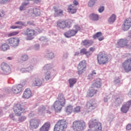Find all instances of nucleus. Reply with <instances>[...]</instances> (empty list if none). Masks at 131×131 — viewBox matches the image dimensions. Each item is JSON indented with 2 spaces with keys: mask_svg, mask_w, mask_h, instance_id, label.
Returning <instances> with one entry per match:
<instances>
[{
  "mask_svg": "<svg viewBox=\"0 0 131 131\" xmlns=\"http://www.w3.org/2000/svg\"><path fill=\"white\" fill-rule=\"evenodd\" d=\"M72 20L60 19L57 21V27L59 29H65V28H70L72 24Z\"/></svg>",
  "mask_w": 131,
  "mask_h": 131,
  "instance_id": "1",
  "label": "nucleus"
},
{
  "mask_svg": "<svg viewBox=\"0 0 131 131\" xmlns=\"http://www.w3.org/2000/svg\"><path fill=\"white\" fill-rule=\"evenodd\" d=\"M13 111L15 116H20L22 113L26 112V107L20 103H16L13 106Z\"/></svg>",
  "mask_w": 131,
  "mask_h": 131,
  "instance_id": "2",
  "label": "nucleus"
},
{
  "mask_svg": "<svg viewBox=\"0 0 131 131\" xmlns=\"http://www.w3.org/2000/svg\"><path fill=\"white\" fill-rule=\"evenodd\" d=\"M108 61H109L108 54L105 52H100L97 55V62L99 65H105L108 63Z\"/></svg>",
  "mask_w": 131,
  "mask_h": 131,
  "instance_id": "3",
  "label": "nucleus"
},
{
  "mask_svg": "<svg viewBox=\"0 0 131 131\" xmlns=\"http://www.w3.org/2000/svg\"><path fill=\"white\" fill-rule=\"evenodd\" d=\"M67 128V123L64 119L59 120L54 126V131H65Z\"/></svg>",
  "mask_w": 131,
  "mask_h": 131,
  "instance_id": "4",
  "label": "nucleus"
},
{
  "mask_svg": "<svg viewBox=\"0 0 131 131\" xmlns=\"http://www.w3.org/2000/svg\"><path fill=\"white\" fill-rule=\"evenodd\" d=\"M85 126V122L83 121H75L73 123V128L75 131L83 130Z\"/></svg>",
  "mask_w": 131,
  "mask_h": 131,
  "instance_id": "5",
  "label": "nucleus"
},
{
  "mask_svg": "<svg viewBox=\"0 0 131 131\" xmlns=\"http://www.w3.org/2000/svg\"><path fill=\"white\" fill-rule=\"evenodd\" d=\"M80 27L79 26H75L74 29H71L64 33V36L69 38L73 36H75L77 34L78 31H80Z\"/></svg>",
  "mask_w": 131,
  "mask_h": 131,
  "instance_id": "6",
  "label": "nucleus"
},
{
  "mask_svg": "<svg viewBox=\"0 0 131 131\" xmlns=\"http://www.w3.org/2000/svg\"><path fill=\"white\" fill-rule=\"evenodd\" d=\"M30 129H36L39 126L40 120L37 118L31 119L29 121Z\"/></svg>",
  "mask_w": 131,
  "mask_h": 131,
  "instance_id": "7",
  "label": "nucleus"
},
{
  "mask_svg": "<svg viewBox=\"0 0 131 131\" xmlns=\"http://www.w3.org/2000/svg\"><path fill=\"white\" fill-rule=\"evenodd\" d=\"M25 35L27 36L28 40H32L35 35V30L32 28H27L25 32Z\"/></svg>",
  "mask_w": 131,
  "mask_h": 131,
  "instance_id": "8",
  "label": "nucleus"
},
{
  "mask_svg": "<svg viewBox=\"0 0 131 131\" xmlns=\"http://www.w3.org/2000/svg\"><path fill=\"white\" fill-rule=\"evenodd\" d=\"M1 70L3 71V73H4V74H6V75L10 74L11 72H12L10 65H9L7 62H2L1 65Z\"/></svg>",
  "mask_w": 131,
  "mask_h": 131,
  "instance_id": "9",
  "label": "nucleus"
},
{
  "mask_svg": "<svg viewBox=\"0 0 131 131\" xmlns=\"http://www.w3.org/2000/svg\"><path fill=\"white\" fill-rule=\"evenodd\" d=\"M7 43L10 45L11 47L13 48H16L19 45V42H20V40L19 38L16 37H12L9 38L6 40Z\"/></svg>",
  "mask_w": 131,
  "mask_h": 131,
  "instance_id": "10",
  "label": "nucleus"
},
{
  "mask_svg": "<svg viewBox=\"0 0 131 131\" xmlns=\"http://www.w3.org/2000/svg\"><path fill=\"white\" fill-rule=\"evenodd\" d=\"M89 128H95V131H102V124L100 122L95 123L94 121L89 122Z\"/></svg>",
  "mask_w": 131,
  "mask_h": 131,
  "instance_id": "11",
  "label": "nucleus"
},
{
  "mask_svg": "<svg viewBox=\"0 0 131 131\" xmlns=\"http://www.w3.org/2000/svg\"><path fill=\"white\" fill-rule=\"evenodd\" d=\"M77 69L79 74H82V73H83L86 69V61L83 60L80 61L78 65Z\"/></svg>",
  "mask_w": 131,
  "mask_h": 131,
  "instance_id": "12",
  "label": "nucleus"
},
{
  "mask_svg": "<svg viewBox=\"0 0 131 131\" xmlns=\"http://www.w3.org/2000/svg\"><path fill=\"white\" fill-rule=\"evenodd\" d=\"M122 68L125 72L131 71V58L125 60L122 64Z\"/></svg>",
  "mask_w": 131,
  "mask_h": 131,
  "instance_id": "13",
  "label": "nucleus"
},
{
  "mask_svg": "<svg viewBox=\"0 0 131 131\" xmlns=\"http://www.w3.org/2000/svg\"><path fill=\"white\" fill-rule=\"evenodd\" d=\"M131 27V18H126L122 26V29L123 31H127Z\"/></svg>",
  "mask_w": 131,
  "mask_h": 131,
  "instance_id": "14",
  "label": "nucleus"
},
{
  "mask_svg": "<svg viewBox=\"0 0 131 131\" xmlns=\"http://www.w3.org/2000/svg\"><path fill=\"white\" fill-rule=\"evenodd\" d=\"M52 66L51 64H46L43 67V70L45 73V79L46 80H49L51 78V72L50 70L52 69Z\"/></svg>",
  "mask_w": 131,
  "mask_h": 131,
  "instance_id": "15",
  "label": "nucleus"
},
{
  "mask_svg": "<svg viewBox=\"0 0 131 131\" xmlns=\"http://www.w3.org/2000/svg\"><path fill=\"white\" fill-rule=\"evenodd\" d=\"M22 90H23V86L21 84H18L12 87L11 92H12L13 94H19L22 92Z\"/></svg>",
  "mask_w": 131,
  "mask_h": 131,
  "instance_id": "16",
  "label": "nucleus"
},
{
  "mask_svg": "<svg viewBox=\"0 0 131 131\" xmlns=\"http://www.w3.org/2000/svg\"><path fill=\"white\" fill-rule=\"evenodd\" d=\"M128 41L125 39H120L117 43V48H124V47H127V43Z\"/></svg>",
  "mask_w": 131,
  "mask_h": 131,
  "instance_id": "17",
  "label": "nucleus"
},
{
  "mask_svg": "<svg viewBox=\"0 0 131 131\" xmlns=\"http://www.w3.org/2000/svg\"><path fill=\"white\" fill-rule=\"evenodd\" d=\"M97 93H98V90H95L94 88H92V86H91L87 92L86 97L87 98H92L93 96H95Z\"/></svg>",
  "mask_w": 131,
  "mask_h": 131,
  "instance_id": "18",
  "label": "nucleus"
},
{
  "mask_svg": "<svg viewBox=\"0 0 131 131\" xmlns=\"http://www.w3.org/2000/svg\"><path fill=\"white\" fill-rule=\"evenodd\" d=\"M86 107L88 109L92 111V110H94L97 108V104L94 101L90 100V101L87 102Z\"/></svg>",
  "mask_w": 131,
  "mask_h": 131,
  "instance_id": "19",
  "label": "nucleus"
},
{
  "mask_svg": "<svg viewBox=\"0 0 131 131\" xmlns=\"http://www.w3.org/2000/svg\"><path fill=\"white\" fill-rule=\"evenodd\" d=\"M56 101L63 106H65V104H66V99H65V97L62 93L58 95L57 100Z\"/></svg>",
  "mask_w": 131,
  "mask_h": 131,
  "instance_id": "20",
  "label": "nucleus"
},
{
  "mask_svg": "<svg viewBox=\"0 0 131 131\" xmlns=\"http://www.w3.org/2000/svg\"><path fill=\"white\" fill-rule=\"evenodd\" d=\"M53 107L56 112H60V111L62 110L63 107H64V105L59 103V102H58L57 101H56L54 103Z\"/></svg>",
  "mask_w": 131,
  "mask_h": 131,
  "instance_id": "21",
  "label": "nucleus"
},
{
  "mask_svg": "<svg viewBox=\"0 0 131 131\" xmlns=\"http://www.w3.org/2000/svg\"><path fill=\"white\" fill-rule=\"evenodd\" d=\"M92 88H96V89H100L102 87V80L100 78L95 80V82L91 85Z\"/></svg>",
  "mask_w": 131,
  "mask_h": 131,
  "instance_id": "22",
  "label": "nucleus"
},
{
  "mask_svg": "<svg viewBox=\"0 0 131 131\" xmlns=\"http://www.w3.org/2000/svg\"><path fill=\"white\" fill-rule=\"evenodd\" d=\"M31 90L30 89L28 88L24 91L23 98H24V99H29V98L31 97Z\"/></svg>",
  "mask_w": 131,
  "mask_h": 131,
  "instance_id": "23",
  "label": "nucleus"
},
{
  "mask_svg": "<svg viewBox=\"0 0 131 131\" xmlns=\"http://www.w3.org/2000/svg\"><path fill=\"white\" fill-rule=\"evenodd\" d=\"M93 38L94 39H97V38H98L99 41H102V40H103L104 39V36H103V34H102V32H97L94 35H93Z\"/></svg>",
  "mask_w": 131,
  "mask_h": 131,
  "instance_id": "24",
  "label": "nucleus"
},
{
  "mask_svg": "<svg viewBox=\"0 0 131 131\" xmlns=\"http://www.w3.org/2000/svg\"><path fill=\"white\" fill-rule=\"evenodd\" d=\"M68 11L69 13H71V14H75L77 11V9H76V6L73 4H72L68 6Z\"/></svg>",
  "mask_w": 131,
  "mask_h": 131,
  "instance_id": "25",
  "label": "nucleus"
},
{
  "mask_svg": "<svg viewBox=\"0 0 131 131\" xmlns=\"http://www.w3.org/2000/svg\"><path fill=\"white\" fill-rule=\"evenodd\" d=\"M51 127V123L47 122H46L40 128L39 131H48Z\"/></svg>",
  "mask_w": 131,
  "mask_h": 131,
  "instance_id": "26",
  "label": "nucleus"
},
{
  "mask_svg": "<svg viewBox=\"0 0 131 131\" xmlns=\"http://www.w3.org/2000/svg\"><path fill=\"white\" fill-rule=\"evenodd\" d=\"M93 43L94 42H93L92 40L88 39H85L84 40H82L81 42V44L82 45V46H84V47H85L86 48H89V47H91V46H92Z\"/></svg>",
  "mask_w": 131,
  "mask_h": 131,
  "instance_id": "27",
  "label": "nucleus"
},
{
  "mask_svg": "<svg viewBox=\"0 0 131 131\" xmlns=\"http://www.w3.org/2000/svg\"><path fill=\"white\" fill-rule=\"evenodd\" d=\"M34 83L36 86H41L42 85V81L39 77L35 78Z\"/></svg>",
  "mask_w": 131,
  "mask_h": 131,
  "instance_id": "28",
  "label": "nucleus"
},
{
  "mask_svg": "<svg viewBox=\"0 0 131 131\" xmlns=\"http://www.w3.org/2000/svg\"><path fill=\"white\" fill-rule=\"evenodd\" d=\"M0 49L1 51H3V52H6V51H8V50L10 49V46H9V45H8V43H7L6 42V43L2 44L0 47Z\"/></svg>",
  "mask_w": 131,
  "mask_h": 131,
  "instance_id": "29",
  "label": "nucleus"
},
{
  "mask_svg": "<svg viewBox=\"0 0 131 131\" xmlns=\"http://www.w3.org/2000/svg\"><path fill=\"white\" fill-rule=\"evenodd\" d=\"M55 15L56 16H63V10L59 8H54Z\"/></svg>",
  "mask_w": 131,
  "mask_h": 131,
  "instance_id": "30",
  "label": "nucleus"
},
{
  "mask_svg": "<svg viewBox=\"0 0 131 131\" xmlns=\"http://www.w3.org/2000/svg\"><path fill=\"white\" fill-rule=\"evenodd\" d=\"M18 117V120H16V121L17 123H20V122H23L27 119V117L25 115H23V116H17Z\"/></svg>",
  "mask_w": 131,
  "mask_h": 131,
  "instance_id": "31",
  "label": "nucleus"
},
{
  "mask_svg": "<svg viewBox=\"0 0 131 131\" xmlns=\"http://www.w3.org/2000/svg\"><path fill=\"white\" fill-rule=\"evenodd\" d=\"M90 18L92 21H98L99 20V15L92 13L90 15Z\"/></svg>",
  "mask_w": 131,
  "mask_h": 131,
  "instance_id": "32",
  "label": "nucleus"
},
{
  "mask_svg": "<svg viewBox=\"0 0 131 131\" xmlns=\"http://www.w3.org/2000/svg\"><path fill=\"white\" fill-rule=\"evenodd\" d=\"M33 69V67H29L28 68H23L20 69V72L21 73H25L26 72H29V71H31Z\"/></svg>",
  "mask_w": 131,
  "mask_h": 131,
  "instance_id": "33",
  "label": "nucleus"
},
{
  "mask_svg": "<svg viewBox=\"0 0 131 131\" xmlns=\"http://www.w3.org/2000/svg\"><path fill=\"white\" fill-rule=\"evenodd\" d=\"M76 81H77V80L75 78L70 79L69 80V84H70V86L71 88H73V85H74V84H75V83H76Z\"/></svg>",
  "mask_w": 131,
  "mask_h": 131,
  "instance_id": "34",
  "label": "nucleus"
},
{
  "mask_svg": "<svg viewBox=\"0 0 131 131\" xmlns=\"http://www.w3.org/2000/svg\"><path fill=\"white\" fill-rule=\"evenodd\" d=\"M47 109H48V108L46 107L45 106H42L39 108V112L40 113H45V112L47 111V113H51V112L47 110Z\"/></svg>",
  "mask_w": 131,
  "mask_h": 131,
  "instance_id": "35",
  "label": "nucleus"
},
{
  "mask_svg": "<svg viewBox=\"0 0 131 131\" xmlns=\"http://www.w3.org/2000/svg\"><path fill=\"white\" fill-rule=\"evenodd\" d=\"M33 14L35 16H40V10L37 8H34L33 9Z\"/></svg>",
  "mask_w": 131,
  "mask_h": 131,
  "instance_id": "36",
  "label": "nucleus"
},
{
  "mask_svg": "<svg viewBox=\"0 0 131 131\" xmlns=\"http://www.w3.org/2000/svg\"><path fill=\"white\" fill-rule=\"evenodd\" d=\"M129 109V107H128V106L124 104L121 107V111H122L123 113H126V112L128 111Z\"/></svg>",
  "mask_w": 131,
  "mask_h": 131,
  "instance_id": "37",
  "label": "nucleus"
},
{
  "mask_svg": "<svg viewBox=\"0 0 131 131\" xmlns=\"http://www.w3.org/2000/svg\"><path fill=\"white\" fill-rule=\"evenodd\" d=\"M19 32L20 31H19L11 32L8 34V37H11L12 36H15V35H18Z\"/></svg>",
  "mask_w": 131,
  "mask_h": 131,
  "instance_id": "38",
  "label": "nucleus"
},
{
  "mask_svg": "<svg viewBox=\"0 0 131 131\" xmlns=\"http://www.w3.org/2000/svg\"><path fill=\"white\" fill-rule=\"evenodd\" d=\"M46 56L48 59H53V58L54 57V53L52 52H50V51L48 50Z\"/></svg>",
  "mask_w": 131,
  "mask_h": 131,
  "instance_id": "39",
  "label": "nucleus"
},
{
  "mask_svg": "<svg viewBox=\"0 0 131 131\" xmlns=\"http://www.w3.org/2000/svg\"><path fill=\"white\" fill-rule=\"evenodd\" d=\"M116 19V16H115V15L113 14L111 17H110L109 19H108V22H110V23H113V22H114V21H115Z\"/></svg>",
  "mask_w": 131,
  "mask_h": 131,
  "instance_id": "40",
  "label": "nucleus"
},
{
  "mask_svg": "<svg viewBox=\"0 0 131 131\" xmlns=\"http://www.w3.org/2000/svg\"><path fill=\"white\" fill-rule=\"evenodd\" d=\"M73 110V106L71 105H69L67 107L66 112H67V113H72Z\"/></svg>",
  "mask_w": 131,
  "mask_h": 131,
  "instance_id": "41",
  "label": "nucleus"
},
{
  "mask_svg": "<svg viewBox=\"0 0 131 131\" xmlns=\"http://www.w3.org/2000/svg\"><path fill=\"white\" fill-rule=\"evenodd\" d=\"M21 61H27L28 60V55L27 54H23L20 58Z\"/></svg>",
  "mask_w": 131,
  "mask_h": 131,
  "instance_id": "42",
  "label": "nucleus"
},
{
  "mask_svg": "<svg viewBox=\"0 0 131 131\" xmlns=\"http://www.w3.org/2000/svg\"><path fill=\"white\" fill-rule=\"evenodd\" d=\"M97 73L95 71H94L92 73L89 74L88 76V79H93L94 78V75H96Z\"/></svg>",
  "mask_w": 131,
  "mask_h": 131,
  "instance_id": "43",
  "label": "nucleus"
},
{
  "mask_svg": "<svg viewBox=\"0 0 131 131\" xmlns=\"http://www.w3.org/2000/svg\"><path fill=\"white\" fill-rule=\"evenodd\" d=\"M27 5H28V3H23L19 7V10L20 11H23V10H24V9L25 8V6H27Z\"/></svg>",
  "mask_w": 131,
  "mask_h": 131,
  "instance_id": "44",
  "label": "nucleus"
},
{
  "mask_svg": "<svg viewBox=\"0 0 131 131\" xmlns=\"http://www.w3.org/2000/svg\"><path fill=\"white\" fill-rule=\"evenodd\" d=\"M96 1H97V0H91L90 1H89V3H88V6L89 7H93V6H94V5H95V4L96 3Z\"/></svg>",
  "mask_w": 131,
  "mask_h": 131,
  "instance_id": "45",
  "label": "nucleus"
},
{
  "mask_svg": "<svg viewBox=\"0 0 131 131\" xmlns=\"http://www.w3.org/2000/svg\"><path fill=\"white\" fill-rule=\"evenodd\" d=\"M73 112H74V113H78V112H80V106H78L75 107L73 110Z\"/></svg>",
  "mask_w": 131,
  "mask_h": 131,
  "instance_id": "46",
  "label": "nucleus"
},
{
  "mask_svg": "<svg viewBox=\"0 0 131 131\" xmlns=\"http://www.w3.org/2000/svg\"><path fill=\"white\" fill-rule=\"evenodd\" d=\"M87 51H86V49L85 48H83L82 49H81L80 51V53L81 54V55H85V54L87 53Z\"/></svg>",
  "mask_w": 131,
  "mask_h": 131,
  "instance_id": "47",
  "label": "nucleus"
},
{
  "mask_svg": "<svg viewBox=\"0 0 131 131\" xmlns=\"http://www.w3.org/2000/svg\"><path fill=\"white\" fill-rule=\"evenodd\" d=\"M104 10H105V8L104 6H101L99 9H98V12L99 13H102V12H104Z\"/></svg>",
  "mask_w": 131,
  "mask_h": 131,
  "instance_id": "48",
  "label": "nucleus"
},
{
  "mask_svg": "<svg viewBox=\"0 0 131 131\" xmlns=\"http://www.w3.org/2000/svg\"><path fill=\"white\" fill-rule=\"evenodd\" d=\"M9 117L11 119H13L14 121H17V119L15 118V117L14 116V115L11 114L9 115Z\"/></svg>",
  "mask_w": 131,
  "mask_h": 131,
  "instance_id": "49",
  "label": "nucleus"
},
{
  "mask_svg": "<svg viewBox=\"0 0 131 131\" xmlns=\"http://www.w3.org/2000/svg\"><path fill=\"white\" fill-rule=\"evenodd\" d=\"M16 25H21V26H24V23L21 21H17L15 23Z\"/></svg>",
  "mask_w": 131,
  "mask_h": 131,
  "instance_id": "50",
  "label": "nucleus"
},
{
  "mask_svg": "<svg viewBox=\"0 0 131 131\" xmlns=\"http://www.w3.org/2000/svg\"><path fill=\"white\" fill-rule=\"evenodd\" d=\"M18 28H20V27L18 26H11L10 27L11 29H17Z\"/></svg>",
  "mask_w": 131,
  "mask_h": 131,
  "instance_id": "51",
  "label": "nucleus"
},
{
  "mask_svg": "<svg viewBox=\"0 0 131 131\" xmlns=\"http://www.w3.org/2000/svg\"><path fill=\"white\" fill-rule=\"evenodd\" d=\"M85 55L86 56L87 58H90L92 54L91 53V52H90V51H87V52H86V54Z\"/></svg>",
  "mask_w": 131,
  "mask_h": 131,
  "instance_id": "52",
  "label": "nucleus"
},
{
  "mask_svg": "<svg viewBox=\"0 0 131 131\" xmlns=\"http://www.w3.org/2000/svg\"><path fill=\"white\" fill-rule=\"evenodd\" d=\"M126 129H127V130H130V129H131V124H128L127 125V126L126 127Z\"/></svg>",
  "mask_w": 131,
  "mask_h": 131,
  "instance_id": "53",
  "label": "nucleus"
},
{
  "mask_svg": "<svg viewBox=\"0 0 131 131\" xmlns=\"http://www.w3.org/2000/svg\"><path fill=\"white\" fill-rule=\"evenodd\" d=\"M10 0H1V4H7Z\"/></svg>",
  "mask_w": 131,
  "mask_h": 131,
  "instance_id": "54",
  "label": "nucleus"
},
{
  "mask_svg": "<svg viewBox=\"0 0 131 131\" xmlns=\"http://www.w3.org/2000/svg\"><path fill=\"white\" fill-rule=\"evenodd\" d=\"M115 83H119V82H120V78H117L115 79Z\"/></svg>",
  "mask_w": 131,
  "mask_h": 131,
  "instance_id": "55",
  "label": "nucleus"
},
{
  "mask_svg": "<svg viewBox=\"0 0 131 131\" xmlns=\"http://www.w3.org/2000/svg\"><path fill=\"white\" fill-rule=\"evenodd\" d=\"M125 105L129 108V106H131V101H127Z\"/></svg>",
  "mask_w": 131,
  "mask_h": 131,
  "instance_id": "56",
  "label": "nucleus"
},
{
  "mask_svg": "<svg viewBox=\"0 0 131 131\" xmlns=\"http://www.w3.org/2000/svg\"><path fill=\"white\" fill-rule=\"evenodd\" d=\"M73 5H75V6H78L79 5V3H78V2L76 1V0H74L73 1Z\"/></svg>",
  "mask_w": 131,
  "mask_h": 131,
  "instance_id": "57",
  "label": "nucleus"
},
{
  "mask_svg": "<svg viewBox=\"0 0 131 131\" xmlns=\"http://www.w3.org/2000/svg\"><path fill=\"white\" fill-rule=\"evenodd\" d=\"M29 117L31 118L32 117H34V114L33 113H30L29 114Z\"/></svg>",
  "mask_w": 131,
  "mask_h": 131,
  "instance_id": "58",
  "label": "nucleus"
},
{
  "mask_svg": "<svg viewBox=\"0 0 131 131\" xmlns=\"http://www.w3.org/2000/svg\"><path fill=\"white\" fill-rule=\"evenodd\" d=\"M4 15H5V13H4V11H0V18L1 17H4Z\"/></svg>",
  "mask_w": 131,
  "mask_h": 131,
  "instance_id": "59",
  "label": "nucleus"
},
{
  "mask_svg": "<svg viewBox=\"0 0 131 131\" xmlns=\"http://www.w3.org/2000/svg\"><path fill=\"white\" fill-rule=\"evenodd\" d=\"M95 47H91V48H90V52H94V51H95Z\"/></svg>",
  "mask_w": 131,
  "mask_h": 131,
  "instance_id": "60",
  "label": "nucleus"
},
{
  "mask_svg": "<svg viewBox=\"0 0 131 131\" xmlns=\"http://www.w3.org/2000/svg\"><path fill=\"white\" fill-rule=\"evenodd\" d=\"M7 59H8V60H12V57H7Z\"/></svg>",
  "mask_w": 131,
  "mask_h": 131,
  "instance_id": "61",
  "label": "nucleus"
},
{
  "mask_svg": "<svg viewBox=\"0 0 131 131\" xmlns=\"http://www.w3.org/2000/svg\"><path fill=\"white\" fill-rule=\"evenodd\" d=\"M108 101V99L104 98V102H107Z\"/></svg>",
  "mask_w": 131,
  "mask_h": 131,
  "instance_id": "62",
  "label": "nucleus"
},
{
  "mask_svg": "<svg viewBox=\"0 0 131 131\" xmlns=\"http://www.w3.org/2000/svg\"><path fill=\"white\" fill-rule=\"evenodd\" d=\"M28 24H30V22H28Z\"/></svg>",
  "mask_w": 131,
  "mask_h": 131,
  "instance_id": "63",
  "label": "nucleus"
},
{
  "mask_svg": "<svg viewBox=\"0 0 131 131\" xmlns=\"http://www.w3.org/2000/svg\"><path fill=\"white\" fill-rule=\"evenodd\" d=\"M0 114H1V112H0Z\"/></svg>",
  "mask_w": 131,
  "mask_h": 131,
  "instance_id": "64",
  "label": "nucleus"
}]
</instances>
